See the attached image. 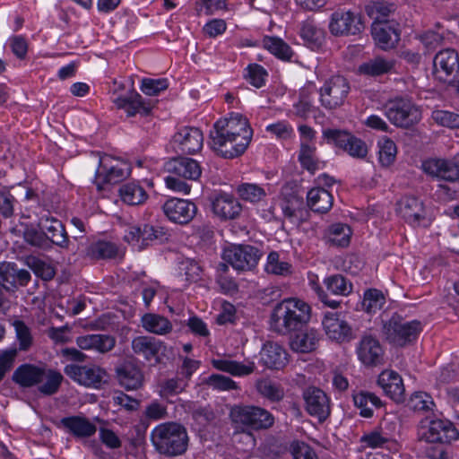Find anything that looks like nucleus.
<instances>
[{
	"mask_svg": "<svg viewBox=\"0 0 459 459\" xmlns=\"http://www.w3.org/2000/svg\"><path fill=\"white\" fill-rule=\"evenodd\" d=\"M253 136L248 120L240 113L232 112L219 119L210 132L211 148L220 156L233 159L245 152Z\"/></svg>",
	"mask_w": 459,
	"mask_h": 459,
	"instance_id": "obj_1",
	"label": "nucleus"
},
{
	"mask_svg": "<svg viewBox=\"0 0 459 459\" xmlns=\"http://www.w3.org/2000/svg\"><path fill=\"white\" fill-rule=\"evenodd\" d=\"M312 308L303 299H284L273 307L270 324L272 329L281 334L299 331L311 319Z\"/></svg>",
	"mask_w": 459,
	"mask_h": 459,
	"instance_id": "obj_2",
	"label": "nucleus"
},
{
	"mask_svg": "<svg viewBox=\"0 0 459 459\" xmlns=\"http://www.w3.org/2000/svg\"><path fill=\"white\" fill-rule=\"evenodd\" d=\"M151 437L153 446L160 454L176 456L184 454L187 448L186 430L178 423L158 425L152 429Z\"/></svg>",
	"mask_w": 459,
	"mask_h": 459,
	"instance_id": "obj_3",
	"label": "nucleus"
},
{
	"mask_svg": "<svg viewBox=\"0 0 459 459\" xmlns=\"http://www.w3.org/2000/svg\"><path fill=\"white\" fill-rule=\"evenodd\" d=\"M230 416L237 429L259 430L269 429L274 423V418L268 411L253 405L234 406Z\"/></svg>",
	"mask_w": 459,
	"mask_h": 459,
	"instance_id": "obj_4",
	"label": "nucleus"
},
{
	"mask_svg": "<svg viewBox=\"0 0 459 459\" xmlns=\"http://www.w3.org/2000/svg\"><path fill=\"white\" fill-rule=\"evenodd\" d=\"M383 110L387 119L395 126L407 128L421 118L419 108L406 97H395L388 100L383 105Z\"/></svg>",
	"mask_w": 459,
	"mask_h": 459,
	"instance_id": "obj_5",
	"label": "nucleus"
},
{
	"mask_svg": "<svg viewBox=\"0 0 459 459\" xmlns=\"http://www.w3.org/2000/svg\"><path fill=\"white\" fill-rule=\"evenodd\" d=\"M131 172L130 165L119 159L104 155L100 159L96 171L95 185L99 192L104 191L109 185H114L126 178Z\"/></svg>",
	"mask_w": 459,
	"mask_h": 459,
	"instance_id": "obj_6",
	"label": "nucleus"
},
{
	"mask_svg": "<svg viewBox=\"0 0 459 459\" xmlns=\"http://www.w3.org/2000/svg\"><path fill=\"white\" fill-rule=\"evenodd\" d=\"M420 330V322L405 321L397 316H392L383 329L385 339L395 346H403L415 340Z\"/></svg>",
	"mask_w": 459,
	"mask_h": 459,
	"instance_id": "obj_7",
	"label": "nucleus"
},
{
	"mask_svg": "<svg viewBox=\"0 0 459 459\" xmlns=\"http://www.w3.org/2000/svg\"><path fill=\"white\" fill-rule=\"evenodd\" d=\"M419 437L428 443H451L459 438V431L452 422L437 419L421 421Z\"/></svg>",
	"mask_w": 459,
	"mask_h": 459,
	"instance_id": "obj_8",
	"label": "nucleus"
},
{
	"mask_svg": "<svg viewBox=\"0 0 459 459\" xmlns=\"http://www.w3.org/2000/svg\"><path fill=\"white\" fill-rule=\"evenodd\" d=\"M261 257L259 250L249 245H234L226 247L222 258L235 270L249 271L256 266Z\"/></svg>",
	"mask_w": 459,
	"mask_h": 459,
	"instance_id": "obj_9",
	"label": "nucleus"
},
{
	"mask_svg": "<svg viewBox=\"0 0 459 459\" xmlns=\"http://www.w3.org/2000/svg\"><path fill=\"white\" fill-rule=\"evenodd\" d=\"M349 91L350 86L344 77L333 76L320 89L321 104L325 108H336L343 104Z\"/></svg>",
	"mask_w": 459,
	"mask_h": 459,
	"instance_id": "obj_10",
	"label": "nucleus"
},
{
	"mask_svg": "<svg viewBox=\"0 0 459 459\" xmlns=\"http://www.w3.org/2000/svg\"><path fill=\"white\" fill-rule=\"evenodd\" d=\"M65 374L73 381L86 387H99L107 374L99 366L93 364H68L64 368Z\"/></svg>",
	"mask_w": 459,
	"mask_h": 459,
	"instance_id": "obj_11",
	"label": "nucleus"
},
{
	"mask_svg": "<svg viewBox=\"0 0 459 459\" xmlns=\"http://www.w3.org/2000/svg\"><path fill=\"white\" fill-rule=\"evenodd\" d=\"M364 26L359 13L338 10L332 13L329 22L330 32L334 36L356 35Z\"/></svg>",
	"mask_w": 459,
	"mask_h": 459,
	"instance_id": "obj_12",
	"label": "nucleus"
},
{
	"mask_svg": "<svg viewBox=\"0 0 459 459\" xmlns=\"http://www.w3.org/2000/svg\"><path fill=\"white\" fill-rule=\"evenodd\" d=\"M398 211L405 221L413 227H427L432 221L423 203L414 196L402 199L398 204Z\"/></svg>",
	"mask_w": 459,
	"mask_h": 459,
	"instance_id": "obj_13",
	"label": "nucleus"
},
{
	"mask_svg": "<svg viewBox=\"0 0 459 459\" xmlns=\"http://www.w3.org/2000/svg\"><path fill=\"white\" fill-rule=\"evenodd\" d=\"M31 280L29 271L19 268L13 262L0 263V285L9 292H15L21 287H26Z\"/></svg>",
	"mask_w": 459,
	"mask_h": 459,
	"instance_id": "obj_14",
	"label": "nucleus"
},
{
	"mask_svg": "<svg viewBox=\"0 0 459 459\" xmlns=\"http://www.w3.org/2000/svg\"><path fill=\"white\" fill-rule=\"evenodd\" d=\"M324 135L353 158L363 159L368 154L366 143L347 132L328 129L324 131Z\"/></svg>",
	"mask_w": 459,
	"mask_h": 459,
	"instance_id": "obj_15",
	"label": "nucleus"
},
{
	"mask_svg": "<svg viewBox=\"0 0 459 459\" xmlns=\"http://www.w3.org/2000/svg\"><path fill=\"white\" fill-rule=\"evenodd\" d=\"M322 325L325 334L333 341L344 342L353 338L352 328L341 313H325Z\"/></svg>",
	"mask_w": 459,
	"mask_h": 459,
	"instance_id": "obj_16",
	"label": "nucleus"
},
{
	"mask_svg": "<svg viewBox=\"0 0 459 459\" xmlns=\"http://www.w3.org/2000/svg\"><path fill=\"white\" fill-rule=\"evenodd\" d=\"M356 354L364 366L376 367L383 362L384 349L377 338L363 335L356 346Z\"/></svg>",
	"mask_w": 459,
	"mask_h": 459,
	"instance_id": "obj_17",
	"label": "nucleus"
},
{
	"mask_svg": "<svg viewBox=\"0 0 459 459\" xmlns=\"http://www.w3.org/2000/svg\"><path fill=\"white\" fill-rule=\"evenodd\" d=\"M160 233V231L148 224L128 225L125 230L124 240L131 245L134 250L141 251L157 239Z\"/></svg>",
	"mask_w": 459,
	"mask_h": 459,
	"instance_id": "obj_18",
	"label": "nucleus"
},
{
	"mask_svg": "<svg viewBox=\"0 0 459 459\" xmlns=\"http://www.w3.org/2000/svg\"><path fill=\"white\" fill-rule=\"evenodd\" d=\"M204 144L203 133L196 127H184L175 134L173 147L178 152L195 154Z\"/></svg>",
	"mask_w": 459,
	"mask_h": 459,
	"instance_id": "obj_19",
	"label": "nucleus"
},
{
	"mask_svg": "<svg viewBox=\"0 0 459 459\" xmlns=\"http://www.w3.org/2000/svg\"><path fill=\"white\" fill-rule=\"evenodd\" d=\"M112 102L119 108L123 109L127 117L149 116L153 108L150 101H146L138 92L131 91L126 96H116L113 93Z\"/></svg>",
	"mask_w": 459,
	"mask_h": 459,
	"instance_id": "obj_20",
	"label": "nucleus"
},
{
	"mask_svg": "<svg viewBox=\"0 0 459 459\" xmlns=\"http://www.w3.org/2000/svg\"><path fill=\"white\" fill-rule=\"evenodd\" d=\"M306 410L309 415L318 420H325L330 414V403L324 391L316 387H309L304 392Z\"/></svg>",
	"mask_w": 459,
	"mask_h": 459,
	"instance_id": "obj_21",
	"label": "nucleus"
},
{
	"mask_svg": "<svg viewBox=\"0 0 459 459\" xmlns=\"http://www.w3.org/2000/svg\"><path fill=\"white\" fill-rule=\"evenodd\" d=\"M132 350L147 361L160 363V355L166 351V345L162 341L151 336H137L132 341Z\"/></svg>",
	"mask_w": 459,
	"mask_h": 459,
	"instance_id": "obj_22",
	"label": "nucleus"
},
{
	"mask_svg": "<svg viewBox=\"0 0 459 459\" xmlns=\"http://www.w3.org/2000/svg\"><path fill=\"white\" fill-rule=\"evenodd\" d=\"M163 211L171 221L186 224L193 220L197 208L188 200L171 198L163 204Z\"/></svg>",
	"mask_w": 459,
	"mask_h": 459,
	"instance_id": "obj_23",
	"label": "nucleus"
},
{
	"mask_svg": "<svg viewBox=\"0 0 459 459\" xmlns=\"http://www.w3.org/2000/svg\"><path fill=\"white\" fill-rule=\"evenodd\" d=\"M434 74L440 81H446L459 71V56L455 49L439 51L434 58Z\"/></svg>",
	"mask_w": 459,
	"mask_h": 459,
	"instance_id": "obj_24",
	"label": "nucleus"
},
{
	"mask_svg": "<svg viewBox=\"0 0 459 459\" xmlns=\"http://www.w3.org/2000/svg\"><path fill=\"white\" fill-rule=\"evenodd\" d=\"M422 169L427 174L447 181L459 179V165L454 160L429 159L423 162Z\"/></svg>",
	"mask_w": 459,
	"mask_h": 459,
	"instance_id": "obj_25",
	"label": "nucleus"
},
{
	"mask_svg": "<svg viewBox=\"0 0 459 459\" xmlns=\"http://www.w3.org/2000/svg\"><path fill=\"white\" fill-rule=\"evenodd\" d=\"M371 33L376 44L383 50L394 48L400 39L394 22H372Z\"/></svg>",
	"mask_w": 459,
	"mask_h": 459,
	"instance_id": "obj_26",
	"label": "nucleus"
},
{
	"mask_svg": "<svg viewBox=\"0 0 459 459\" xmlns=\"http://www.w3.org/2000/svg\"><path fill=\"white\" fill-rule=\"evenodd\" d=\"M166 169L170 174L193 181L197 180L202 174L200 164L191 158L173 159L166 164Z\"/></svg>",
	"mask_w": 459,
	"mask_h": 459,
	"instance_id": "obj_27",
	"label": "nucleus"
},
{
	"mask_svg": "<svg viewBox=\"0 0 459 459\" xmlns=\"http://www.w3.org/2000/svg\"><path fill=\"white\" fill-rule=\"evenodd\" d=\"M377 384L391 399L396 402L403 400L404 385L401 376L394 370H383L378 376Z\"/></svg>",
	"mask_w": 459,
	"mask_h": 459,
	"instance_id": "obj_28",
	"label": "nucleus"
},
{
	"mask_svg": "<svg viewBox=\"0 0 459 459\" xmlns=\"http://www.w3.org/2000/svg\"><path fill=\"white\" fill-rule=\"evenodd\" d=\"M212 207L214 214L221 220H233L242 211L239 202L226 193L217 195L212 200Z\"/></svg>",
	"mask_w": 459,
	"mask_h": 459,
	"instance_id": "obj_29",
	"label": "nucleus"
},
{
	"mask_svg": "<svg viewBox=\"0 0 459 459\" xmlns=\"http://www.w3.org/2000/svg\"><path fill=\"white\" fill-rule=\"evenodd\" d=\"M116 373L119 385L127 391L137 390L143 385V373L133 363L123 364L117 368Z\"/></svg>",
	"mask_w": 459,
	"mask_h": 459,
	"instance_id": "obj_30",
	"label": "nucleus"
},
{
	"mask_svg": "<svg viewBox=\"0 0 459 459\" xmlns=\"http://www.w3.org/2000/svg\"><path fill=\"white\" fill-rule=\"evenodd\" d=\"M60 424L67 432L77 438L93 436L97 428L89 419L83 416H70L61 419Z\"/></svg>",
	"mask_w": 459,
	"mask_h": 459,
	"instance_id": "obj_31",
	"label": "nucleus"
},
{
	"mask_svg": "<svg viewBox=\"0 0 459 459\" xmlns=\"http://www.w3.org/2000/svg\"><path fill=\"white\" fill-rule=\"evenodd\" d=\"M260 355L261 362L268 368H282L288 361L286 351L276 342H266Z\"/></svg>",
	"mask_w": 459,
	"mask_h": 459,
	"instance_id": "obj_32",
	"label": "nucleus"
},
{
	"mask_svg": "<svg viewBox=\"0 0 459 459\" xmlns=\"http://www.w3.org/2000/svg\"><path fill=\"white\" fill-rule=\"evenodd\" d=\"M211 362L212 367L217 370L239 377L251 375L256 368L255 363L251 360L239 362L228 359H213Z\"/></svg>",
	"mask_w": 459,
	"mask_h": 459,
	"instance_id": "obj_33",
	"label": "nucleus"
},
{
	"mask_svg": "<svg viewBox=\"0 0 459 459\" xmlns=\"http://www.w3.org/2000/svg\"><path fill=\"white\" fill-rule=\"evenodd\" d=\"M320 340V333L315 328H306L297 333L290 341L293 351L307 353L316 350Z\"/></svg>",
	"mask_w": 459,
	"mask_h": 459,
	"instance_id": "obj_34",
	"label": "nucleus"
},
{
	"mask_svg": "<svg viewBox=\"0 0 459 459\" xmlns=\"http://www.w3.org/2000/svg\"><path fill=\"white\" fill-rule=\"evenodd\" d=\"M44 368L33 364H22L13 372V380L22 387H32L40 382Z\"/></svg>",
	"mask_w": 459,
	"mask_h": 459,
	"instance_id": "obj_35",
	"label": "nucleus"
},
{
	"mask_svg": "<svg viewBox=\"0 0 459 459\" xmlns=\"http://www.w3.org/2000/svg\"><path fill=\"white\" fill-rule=\"evenodd\" d=\"M141 325L147 333L156 335H167L173 330V324L168 317L155 313L142 316Z\"/></svg>",
	"mask_w": 459,
	"mask_h": 459,
	"instance_id": "obj_36",
	"label": "nucleus"
},
{
	"mask_svg": "<svg viewBox=\"0 0 459 459\" xmlns=\"http://www.w3.org/2000/svg\"><path fill=\"white\" fill-rule=\"evenodd\" d=\"M41 230L53 244L63 247L67 243V235L62 222L54 218H41L39 222Z\"/></svg>",
	"mask_w": 459,
	"mask_h": 459,
	"instance_id": "obj_37",
	"label": "nucleus"
},
{
	"mask_svg": "<svg viewBox=\"0 0 459 459\" xmlns=\"http://www.w3.org/2000/svg\"><path fill=\"white\" fill-rule=\"evenodd\" d=\"M307 204L313 212L325 213L332 208L333 197L325 188L314 187L307 192Z\"/></svg>",
	"mask_w": 459,
	"mask_h": 459,
	"instance_id": "obj_38",
	"label": "nucleus"
},
{
	"mask_svg": "<svg viewBox=\"0 0 459 459\" xmlns=\"http://www.w3.org/2000/svg\"><path fill=\"white\" fill-rule=\"evenodd\" d=\"M360 442L365 447L372 449L385 448L391 452H397L399 450V444L380 430H373L364 434L360 437Z\"/></svg>",
	"mask_w": 459,
	"mask_h": 459,
	"instance_id": "obj_39",
	"label": "nucleus"
},
{
	"mask_svg": "<svg viewBox=\"0 0 459 459\" xmlns=\"http://www.w3.org/2000/svg\"><path fill=\"white\" fill-rule=\"evenodd\" d=\"M300 36L311 49H318L325 42V30L313 21H306L300 29Z\"/></svg>",
	"mask_w": 459,
	"mask_h": 459,
	"instance_id": "obj_40",
	"label": "nucleus"
},
{
	"mask_svg": "<svg viewBox=\"0 0 459 459\" xmlns=\"http://www.w3.org/2000/svg\"><path fill=\"white\" fill-rule=\"evenodd\" d=\"M262 45L271 54L282 61H290L294 56L291 48L281 38L264 36L262 40Z\"/></svg>",
	"mask_w": 459,
	"mask_h": 459,
	"instance_id": "obj_41",
	"label": "nucleus"
},
{
	"mask_svg": "<svg viewBox=\"0 0 459 459\" xmlns=\"http://www.w3.org/2000/svg\"><path fill=\"white\" fill-rule=\"evenodd\" d=\"M354 405L359 409V414L364 418L373 416V408L382 405L381 400L373 393L360 391L353 394Z\"/></svg>",
	"mask_w": 459,
	"mask_h": 459,
	"instance_id": "obj_42",
	"label": "nucleus"
},
{
	"mask_svg": "<svg viewBox=\"0 0 459 459\" xmlns=\"http://www.w3.org/2000/svg\"><path fill=\"white\" fill-rule=\"evenodd\" d=\"M119 196L125 204L129 205L142 204L148 198V195L143 187L134 182L120 186Z\"/></svg>",
	"mask_w": 459,
	"mask_h": 459,
	"instance_id": "obj_43",
	"label": "nucleus"
},
{
	"mask_svg": "<svg viewBox=\"0 0 459 459\" xmlns=\"http://www.w3.org/2000/svg\"><path fill=\"white\" fill-rule=\"evenodd\" d=\"M63 379L64 377L60 372L45 368L40 382L36 385L38 386V390L40 394L44 395H52L58 391Z\"/></svg>",
	"mask_w": 459,
	"mask_h": 459,
	"instance_id": "obj_44",
	"label": "nucleus"
},
{
	"mask_svg": "<svg viewBox=\"0 0 459 459\" xmlns=\"http://www.w3.org/2000/svg\"><path fill=\"white\" fill-rule=\"evenodd\" d=\"M394 65V62L393 60L378 56L360 65L359 72L368 76H378L389 73Z\"/></svg>",
	"mask_w": 459,
	"mask_h": 459,
	"instance_id": "obj_45",
	"label": "nucleus"
},
{
	"mask_svg": "<svg viewBox=\"0 0 459 459\" xmlns=\"http://www.w3.org/2000/svg\"><path fill=\"white\" fill-rule=\"evenodd\" d=\"M351 234L352 231L349 225L335 223L329 227L326 238L331 245L344 247L350 244Z\"/></svg>",
	"mask_w": 459,
	"mask_h": 459,
	"instance_id": "obj_46",
	"label": "nucleus"
},
{
	"mask_svg": "<svg viewBox=\"0 0 459 459\" xmlns=\"http://www.w3.org/2000/svg\"><path fill=\"white\" fill-rule=\"evenodd\" d=\"M264 270L269 274L286 277L291 274L292 265L273 251L267 256Z\"/></svg>",
	"mask_w": 459,
	"mask_h": 459,
	"instance_id": "obj_47",
	"label": "nucleus"
},
{
	"mask_svg": "<svg viewBox=\"0 0 459 459\" xmlns=\"http://www.w3.org/2000/svg\"><path fill=\"white\" fill-rule=\"evenodd\" d=\"M255 388L263 397L272 402H279L284 397L283 388L268 378L256 380Z\"/></svg>",
	"mask_w": 459,
	"mask_h": 459,
	"instance_id": "obj_48",
	"label": "nucleus"
},
{
	"mask_svg": "<svg viewBox=\"0 0 459 459\" xmlns=\"http://www.w3.org/2000/svg\"><path fill=\"white\" fill-rule=\"evenodd\" d=\"M378 161L382 167H390L396 159L397 147L393 140L382 137L377 142Z\"/></svg>",
	"mask_w": 459,
	"mask_h": 459,
	"instance_id": "obj_49",
	"label": "nucleus"
},
{
	"mask_svg": "<svg viewBox=\"0 0 459 459\" xmlns=\"http://www.w3.org/2000/svg\"><path fill=\"white\" fill-rule=\"evenodd\" d=\"M324 283L332 294L338 296H348L353 289L352 283L341 274L325 278Z\"/></svg>",
	"mask_w": 459,
	"mask_h": 459,
	"instance_id": "obj_50",
	"label": "nucleus"
},
{
	"mask_svg": "<svg viewBox=\"0 0 459 459\" xmlns=\"http://www.w3.org/2000/svg\"><path fill=\"white\" fill-rule=\"evenodd\" d=\"M316 145H300L299 160L301 166L310 173H315L321 168L322 162L316 156Z\"/></svg>",
	"mask_w": 459,
	"mask_h": 459,
	"instance_id": "obj_51",
	"label": "nucleus"
},
{
	"mask_svg": "<svg viewBox=\"0 0 459 459\" xmlns=\"http://www.w3.org/2000/svg\"><path fill=\"white\" fill-rule=\"evenodd\" d=\"M385 302L383 293L377 289L365 291L362 300V308L367 313H376L382 308Z\"/></svg>",
	"mask_w": 459,
	"mask_h": 459,
	"instance_id": "obj_52",
	"label": "nucleus"
},
{
	"mask_svg": "<svg viewBox=\"0 0 459 459\" xmlns=\"http://www.w3.org/2000/svg\"><path fill=\"white\" fill-rule=\"evenodd\" d=\"M391 12L392 5L385 2H371L366 5V13L373 22H392L387 20Z\"/></svg>",
	"mask_w": 459,
	"mask_h": 459,
	"instance_id": "obj_53",
	"label": "nucleus"
},
{
	"mask_svg": "<svg viewBox=\"0 0 459 459\" xmlns=\"http://www.w3.org/2000/svg\"><path fill=\"white\" fill-rule=\"evenodd\" d=\"M240 197L250 203H257L266 196L265 190L256 184L245 183L238 187Z\"/></svg>",
	"mask_w": 459,
	"mask_h": 459,
	"instance_id": "obj_54",
	"label": "nucleus"
},
{
	"mask_svg": "<svg viewBox=\"0 0 459 459\" xmlns=\"http://www.w3.org/2000/svg\"><path fill=\"white\" fill-rule=\"evenodd\" d=\"M408 406L413 411H427L432 410L434 402L429 394L419 391L411 395Z\"/></svg>",
	"mask_w": 459,
	"mask_h": 459,
	"instance_id": "obj_55",
	"label": "nucleus"
},
{
	"mask_svg": "<svg viewBox=\"0 0 459 459\" xmlns=\"http://www.w3.org/2000/svg\"><path fill=\"white\" fill-rule=\"evenodd\" d=\"M207 385L212 389L219 391H230L238 389V384L230 377L220 375L212 374L204 380Z\"/></svg>",
	"mask_w": 459,
	"mask_h": 459,
	"instance_id": "obj_56",
	"label": "nucleus"
},
{
	"mask_svg": "<svg viewBox=\"0 0 459 459\" xmlns=\"http://www.w3.org/2000/svg\"><path fill=\"white\" fill-rule=\"evenodd\" d=\"M90 252L96 258H113L117 254V247L113 243L99 241L91 245Z\"/></svg>",
	"mask_w": 459,
	"mask_h": 459,
	"instance_id": "obj_57",
	"label": "nucleus"
},
{
	"mask_svg": "<svg viewBox=\"0 0 459 459\" xmlns=\"http://www.w3.org/2000/svg\"><path fill=\"white\" fill-rule=\"evenodd\" d=\"M169 87L168 80L165 78L160 79H143L141 84V91L149 96H156L160 91H165Z\"/></svg>",
	"mask_w": 459,
	"mask_h": 459,
	"instance_id": "obj_58",
	"label": "nucleus"
},
{
	"mask_svg": "<svg viewBox=\"0 0 459 459\" xmlns=\"http://www.w3.org/2000/svg\"><path fill=\"white\" fill-rule=\"evenodd\" d=\"M27 264L34 273L43 280H51L55 276L54 268L40 259L32 257L28 260Z\"/></svg>",
	"mask_w": 459,
	"mask_h": 459,
	"instance_id": "obj_59",
	"label": "nucleus"
},
{
	"mask_svg": "<svg viewBox=\"0 0 459 459\" xmlns=\"http://www.w3.org/2000/svg\"><path fill=\"white\" fill-rule=\"evenodd\" d=\"M13 326L21 351H27L32 344V335L30 328L22 321H14Z\"/></svg>",
	"mask_w": 459,
	"mask_h": 459,
	"instance_id": "obj_60",
	"label": "nucleus"
},
{
	"mask_svg": "<svg viewBox=\"0 0 459 459\" xmlns=\"http://www.w3.org/2000/svg\"><path fill=\"white\" fill-rule=\"evenodd\" d=\"M433 120L443 126L459 128V115L447 110H435L432 112Z\"/></svg>",
	"mask_w": 459,
	"mask_h": 459,
	"instance_id": "obj_61",
	"label": "nucleus"
},
{
	"mask_svg": "<svg viewBox=\"0 0 459 459\" xmlns=\"http://www.w3.org/2000/svg\"><path fill=\"white\" fill-rule=\"evenodd\" d=\"M92 351L99 353L110 351L116 345L115 337L108 334L93 333Z\"/></svg>",
	"mask_w": 459,
	"mask_h": 459,
	"instance_id": "obj_62",
	"label": "nucleus"
},
{
	"mask_svg": "<svg viewBox=\"0 0 459 459\" xmlns=\"http://www.w3.org/2000/svg\"><path fill=\"white\" fill-rule=\"evenodd\" d=\"M249 82L256 88H261L265 82L267 73L264 68L259 65H249L247 68Z\"/></svg>",
	"mask_w": 459,
	"mask_h": 459,
	"instance_id": "obj_63",
	"label": "nucleus"
},
{
	"mask_svg": "<svg viewBox=\"0 0 459 459\" xmlns=\"http://www.w3.org/2000/svg\"><path fill=\"white\" fill-rule=\"evenodd\" d=\"M294 459H317L315 451L306 443L295 441L290 445Z\"/></svg>",
	"mask_w": 459,
	"mask_h": 459,
	"instance_id": "obj_64",
	"label": "nucleus"
}]
</instances>
